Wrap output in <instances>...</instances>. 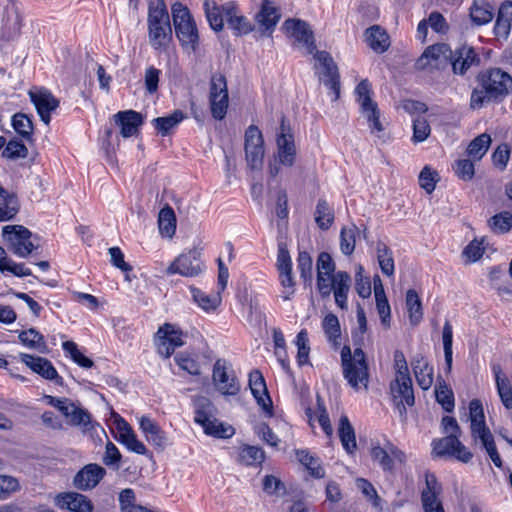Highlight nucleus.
<instances>
[{
	"label": "nucleus",
	"mask_w": 512,
	"mask_h": 512,
	"mask_svg": "<svg viewBox=\"0 0 512 512\" xmlns=\"http://www.w3.org/2000/svg\"><path fill=\"white\" fill-rule=\"evenodd\" d=\"M479 87L472 90L470 107L481 109L491 102H500L512 92V77L500 68L480 72L476 78Z\"/></svg>",
	"instance_id": "1"
},
{
	"label": "nucleus",
	"mask_w": 512,
	"mask_h": 512,
	"mask_svg": "<svg viewBox=\"0 0 512 512\" xmlns=\"http://www.w3.org/2000/svg\"><path fill=\"white\" fill-rule=\"evenodd\" d=\"M148 37L155 50H165L173 38L169 13L164 0L148 2Z\"/></svg>",
	"instance_id": "2"
},
{
	"label": "nucleus",
	"mask_w": 512,
	"mask_h": 512,
	"mask_svg": "<svg viewBox=\"0 0 512 512\" xmlns=\"http://www.w3.org/2000/svg\"><path fill=\"white\" fill-rule=\"evenodd\" d=\"M469 420L473 441L481 444L496 467H502V460L497 451L494 437L485 423L483 405L478 399H473L469 403Z\"/></svg>",
	"instance_id": "3"
},
{
	"label": "nucleus",
	"mask_w": 512,
	"mask_h": 512,
	"mask_svg": "<svg viewBox=\"0 0 512 512\" xmlns=\"http://www.w3.org/2000/svg\"><path fill=\"white\" fill-rule=\"evenodd\" d=\"M341 364L343 376L354 390L368 387V365L361 348H356L352 353L349 346H344L341 350Z\"/></svg>",
	"instance_id": "4"
},
{
	"label": "nucleus",
	"mask_w": 512,
	"mask_h": 512,
	"mask_svg": "<svg viewBox=\"0 0 512 512\" xmlns=\"http://www.w3.org/2000/svg\"><path fill=\"white\" fill-rule=\"evenodd\" d=\"M351 286V277L345 271L336 273H317V289L320 295L325 298L331 293L334 294L335 303L343 310L348 307V293Z\"/></svg>",
	"instance_id": "5"
},
{
	"label": "nucleus",
	"mask_w": 512,
	"mask_h": 512,
	"mask_svg": "<svg viewBox=\"0 0 512 512\" xmlns=\"http://www.w3.org/2000/svg\"><path fill=\"white\" fill-rule=\"evenodd\" d=\"M175 33L183 47L196 51L198 46V30L186 6L177 2L171 7Z\"/></svg>",
	"instance_id": "6"
},
{
	"label": "nucleus",
	"mask_w": 512,
	"mask_h": 512,
	"mask_svg": "<svg viewBox=\"0 0 512 512\" xmlns=\"http://www.w3.org/2000/svg\"><path fill=\"white\" fill-rule=\"evenodd\" d=\"M2 235L9 244L10 250L20 258L28 257L40 246L39 238L21 225H7L2 229Z\"/></svg>",
	"instance_id": "7"
},
{
	"label": "nucleus",
	"mask_w": 512,
	"mask_h": 512,
	"mask_svg": "<svg viewBox=\"0 0 512 512\" xmlns=\"http://www.w3.org/2000/svg\"><path fill=\"white\" fill-rule=\"evenodd\" d=\"M276 152L274 153L273 161L269 163L268 172L271 177H276L280 174L282 168H291L296 163L297 148L294 136L288 130L282 132L276 137Z\"/></svg>",
	"instance_id": "8"
},
{
	"label": "nucleus",
	"mask_w": 512,
	"mask_h": 512,
	"mask_svg": "<svg viewBox=\"0 0 512 512\" xmlns=\"http://www.w3.org/2000/svg\"><path fill=\"white\" fill-rule=\"evenodd\" d=\"M186 334L182 329L171 323L160 326L155 334L157 352L164 358H169L177 348L185 344Z\"/></svg>",
	"instance_id": "9"
},
{
	"label": "nucleus",
	"mask_w": 512,
	"mask_h": 512,
	"mask_svg": "<svg viewBox=\"0 0 512 512\" xmlns=\"http://www.w3.org/2000/svg\"><path fill=\"white\" fill-rule=\"evenodd\" d=\"M390 395L394 408L402 420L407 418V407L415 403L413 383L410 376H401L391 381Z\"/></svg>",
	"instance_id": "10"
},
{
	"label": "nucleus",
	"mask_w": 512,
	"mask_h": 512,
	"mask_svg": "<svg viewBox=\"0 0 512 512\" xmlns=\"http://www.w3.org/2000/svg\"><path fill=\"white\" fill-rule=\"evenodd\" d=\"M201 254L191 249L180 254L166 269L167 275L179 274L184 277H196L204 270Z\"/></svg>",
	"instance_id": "11"
},
{
	"label": "nucleus",
	"mask_w": 512,
	"mask_h": 512,
	"mask_svg": "<svg viewBox=\"0 0 512 512\" xmlns=\"http://www.w3.org/2000/svg\"><path fill=\"white\" fill-rule=\"evenodd\" d=\"M313 55L321 68L319 80L332 91L334 96L333 100H338L340 97V76L337 65L331 55L326 51L315 50Z\"/></svg>",
	"instance_id": "12"
},
{
	"label": "nucleus",
	"mask_w": 512,
	"mask_h": 512,
	"mask_svg": "<svg viewBox=\"0 0 512 512\" xmlns=\"http://www.w3.org/2000/svg\"><path fill=\"white\" fill-rule=\"evenodd\" d=\"M451 56L452 50L447 44L431 45L424 50L415 66L418 70L442 69L449 65Z\"/></svg>",
	"instance_id": "13"
},
{
	"label": "nucleus",
	"mask_w": 512,
	"mask_h": 512,
	"mask_svg": "<svg viewBox=\"0 0 512 512\" xmlns=\"http://www.w3.org/2000/svg\"><path fill=\"white\" fill-rule=\"evenodd\" d=\"M432 451L438 457L451 456L457 460L468 463L473 455L459 440L456 434L447 435L441 439H434L432 442Z\"/></svg>",
	"instance_id": "14"
},
{
	"label": "nucleus",
	"mask_w": 512,
	"mask_h": 512,
	"mask_svg": "<svg viewBox=\"0 0 512 512\" xmlns=\"http://www.w3.org/2000/svg\"><path fill=\"white\" fill-rule=\"evenodd\" d=\"M442 485L433 473H425V487L421 491L423 512H445L441 500Z\"/></svg>",
	"instance_id": "15"
},
{
	"label": "nucleus",
	"mask_w": 512,
	"mask_h": 512,
	"mask_svg": "<svg viewBox=\"0 0 512 512\" xmlns=\"http://www.w3.org/2000/svg\"><path fill=\"white\" fill-rule=\"evenodd\" d=\"M264 154V139L261 130H246L245 155L248 167L251 170H261Z\"/></svg>",
	"instance_id": "16"
},
{
	"label": "nucleus",
	"mask_w": 512,
	"mask_h": 512,
	"mask_svg": "<svg viewBox=\"0 0 512 512\" xmlns=\"http://www.w3.org/2000/svg\"><path fill=\"white\" fill-rule=\"evenodd\" d=\"M370 454L372 460L388 472L394 470L396 462L399 464L406 462V454L391 442H387L383 447L380 445L372 446Z\"/></svg>",
	"instance_id": "17"
},
{
	"label": "nucleus",
	"mask_w": 512,
	"mask_h": 512,
	"mask_svg": "<svg viewBox=\"0 0 512 512\" xmlns=\"http://www.w3.org/2000/svg\"><path fill=\"white\" fill-rule=\"evenodd\" d=\"M282 28L285 30L288 37L294 39L295 43L303 45L308 54L315 52V39L308 23L300 19H287L283 23Z\"/></svg>",
	"instance_id": "18"
},
{
	"label": "nucleus",
	"mask_w": 512,
	"mask_h": 512,
	"mask_svg": "<svg viewBox=\"0 0 512 512\" xmlns=\"http://www.w3.org/2000/svg\"><path fill=\"white\" fill-rule=\"evenodd\" d=\"M23 17L15 6L7 7L0 20V41L4 43L18 39L21 34Z\"/></svg>",
	"instance_id": "19"
},
{
	"label": "nucleus",
	"mask_w": 512,
	"mask_h": 512,
	"mask_svg": "<svg viewBox=\"0 0 512 512\" xmlns=\"http://www.w3.org/2000/svg\"><path fill=\"white\" fill-rule=\"evenodd\" d=\"M357 101L362 113L367 117L368 123L373 128H381L377 104L371 98V84L367 79L360 81L355 88Z\"/></svg>",
	"instance_id": "20"
},
{
	"label": "nucleus",
	"mask_w": 512,
	"mask_h": 512,
	"mask_svg": "<svg viewBox=\"0 0 512 512\" xmlns=\"http://www.w3.org/2000/svg\"><path fill=\"white\" fill-rule=\"evenodd\" d=\"M112 415L115 417L114 423L117 430V441L123 444L129 451L139 455H146L148 452L146 446L138 440L128 422L115 412H113Z\"/></svg>",
	"instance_id": "21"
},
{
	"label": "nucleus",
	"mask_w": 512,
	"mask_h": 512,
	"mask_svg": "<svg viewBox=\"0 0 512 512\" xmlns=\"http://www.w3.org/2000/svg\"><path fill=\"white\" fill-rule=\"evenodd\" d=\"M106 469L99 464L89 463L73 477V486L80 491L94 489L106 475Z\"/></svg>",
	"instance_id": "22"
},
{
	"label": "nucleus",
	"mask_w": 512,
	"mask_h": 512,
	"mask_svg": "<svg viewBox=\"0 0 512 512\" xmlns=\"http://www.w3.org/2000/svg\"><path fill=\"white\" fill-rule=\"evenodd\" d=\"M54 504L59 509L70 512H93L94 510V505L88 496L74 491L56 494Z\"/></svg>",
	"instance_id": "23"
},
{
	"label": "nucleus",
	"mask_w": 512,
	"mask_h": 512,
	"mask_svg": "<svg viewBox=\"0 0 512 512\" xmlns=\"http://www.w3.org/2000/svg\"><path fill=\"white\" fill-rule=\"evenodd\" d=\"M29 96L34 104L41 121L45 126L50 124L51 113L59 106V101L46 89L29 91Z\"/></svg>",
	"instance_id": "24"
},
{
	"label": "nucleus",
	"mask_w": 512,
	"mask_h": 512,
	"mask_svg": "<svg viewBox=\"0 0 512 512\" xmlns=\"http://www.w3.org/2000/svg\"><path fill=\"white\" fill-rule=\"evenodd\" d=\"M213 381L216 388L224 395H236L240 386L233 372H229L225 361L218 359L213 367Z\"/></svg>",
	"instance_id": "25"
},
{
	"label": "nucleus",
	"mask_w": 512,
	"mask_h": 512,
	"mask_svg": "<svg viewBox=\"0 0 512 512\" xmlns=\"http://www.w3.org/2000/svg\"><path fill=\"white\" fill-rule=\"evenodd\" d=\"M20 359L33 372L39 374L41 377L52 380L57 385H63V378L59 376L57 370L48 359L26 353L20 354Z\"/></svg>",
	"instance_id": "26"
},
{
	"label": "nucleus",
	"mask_w": 512,
	"mask_h": 512,
	"mask_svg": "<svg viewBox=\"0 0 512 512\" xmlns=\"http://www.w3.org/2000/svg\"><path fill=\"white\" fill-rule=\"evenodd\" d=\"M277 269L282 287L288 289L287 295L284 296V299L288 300L294 293L295 281L292 275V260L289 251L283 244L278 246Z\"/></svg>",
	"instance_id": "27"
},
{
	"label": "nucleus",
	"mask_w": 512,
	"mask_h": 512,
	"mask_svg": "<svg viewBox=\"0 0 512 512\" xmlns=\"http://www.w3.org/2000/svg\"><path fill=\"white\" fill-rule=\"evenodd\" d=\"M479 63V57L474 48L470 46H461L454 51L452 50L449 61V65H451L452 71L456 75H464L470 67L477 66Z\"/></svg>",
	"instance_id": "28"
},
{
	"label": "nucleus",
	"mask_w": 512,
	"mask_h": 512,
	"mask_svg": "<svg viewBox=\"0 0 512 512\" xmlns=\"http://www.w3.org/2000/svg\"><path fill=\"white\" fill-rule=\"evenodd\" d=\"M280 12L270 0H263L260 10L255 15L258 29L264 34H271L280 19Z\"/></svg>",
	"instance_id": "29"
},
{
	"label": "nucleus",
	"mask_w": 512,
	"mask_h": 512,
	"mask_svg": "<svg viewBox=\"0 0 512 512\" xmlns=\"http://www.w3.org/2000/svg\"><path fill=\"white\" fill-rule=\"evenodd\" d=\"M139 427L145 436V439L159 450H164L167 446V437L160 426L150 417L141 416L139 418Z\"/></svg>",
	"instance_id": "30"
},
{
	"label": "nucleus",
	"mask_w": 512,
	"mask_h": 512,
	"mask_svg": "<svg viewBox=\"0 0 512 512\" xmlns=\"http://www.w3.org/2000/svg\"><path fill=\"white\" fill-rule=\"evenodd\" d=\"M249 386L257 403L265 412L271 413L272 401L268 395L265 380L258 370H253L249 374Z\"/></svg>",
	"instance_id": "31"
},
{
	"label": "nucleus",
	"mask_w": 512,
	"mask_h": 512,
	"mask_svg": "<svg viewBox=\"0 0 512 512\" xmlns=\"http://www.w3.org/2000/svg\"><path fill=\"white\" fill-rule=\"evenodd\" d=\"M223 12L228 26L236 35L248 34L253 30L251 23L247 18L238 14L237 7L233 3L223 5Z\"/></svg>",
	"instance_id": "32"
},
{
	"label": "nucleus",
	"mask_w": 512,
	"mask_h": 512,
	"mask_svg": "<svg viewBox=\"0 0 512 512\" xmlns=\"http://www.w3.org/2000/svg\"><path fill=\"white\" fill-rule=\"evenodd\" d=\"M69 423L72 426L79 427L83 434L93 436V434L100 429L101 426L96 421L92 420V416L88 410L76 405L74 411L69 416Z\"/></svg>",
	"instance_id": "33"
},
{
	"label": "nucleus",
	"mask_w": 512,
	"mask_h": 512,
	"mask_svg": "<svg viewBox=\"0 0 512 512\" xmlns=\"http://www.w3.org/2000/svg\"><path fill=\"white\" fill-rule=\"evenodd\" d=\"M367 45L376 53H384L390 47V37L379 25H373L365 31Z\"/></svg>",
	"instance_id": "34"
},
{
	"label": "nucleus",
	"mask_w": 512,
	"mask_h": 512,
	"mask_svg": "<svg viewBox=\"0 0 512 512\" xmlns=\"http://www.w3.org/2000/svg\"><path fill=\"white\" fill-rule=\"evenodd\" d=\"M140 130H104V133L100 136L102 147L105 149L107 157L111 158V154L114 153L115 147L119 146V138L126 140L129 138H139Z\"/></svg>",
	"instance_id": "35"
},
{
	"label": "nucleus",
	"mask_w": 512,
	"mask_h": 512,
	"mask_svg": "<svg viewBox=\"0 0 512 512\" xmlns=\"http://www.w3.org/2000/svg\"><path fill=\"white\" fill-rule=\"evenodd\" d=\"M412 366L418 385L423 390H428L433 383V367L422 355L413 359Z\"/></svg>",
	"instance_id": "36"
},
{
	"label": "nucleus",
	"mask_w": 512,
	"mask_h": 512,
	"mask_svg": "<svg viewBox=\"0 0 512 512\" xmlns=\"http://www.w3.org/2000/svg\"><path fill=\"white\" fill-rule=\"evenodd\" d=\"M338 435L343 449L350 455L354 454L357 449L355 431L346 415L339 420Z\"/></svg>",
	"instance_id": "37"
},
{
	"label": "nucleus",
	"mask_w": 512,
	"mask_h": 512,
	"mask_svg": "<svg viewBox=\"0 0 512 512\" xmlns=\"http://www.w3.org/2000/svg\"><path fill=\"white\" fill-rule=\"evenodd\" d=\"M512 28V2L503 3L498 11L494 32L496 36L507 38Z\"/></svg>",
	"instance_id": "38"
},
{
	"label": "nucleus",
	"mask_w": 512,
	"mask_h": 512,
	"mask_svg": "<svg viewBox=\"0 0 512 512\" xmlns=\"http://www.w3.org/2000/svg\"><path fill=\"white\" fill-rule=\"evenodd\" d=\"M493 373L495 376L496 387L499 397L506 409L512 408V386L509 379L502 372L499 365L493 366Z\"/></svg>",
	"instance_id": "39"
},
{
	"label": "nucleus",
	"mask_w": 512,
	"mask_h": 512,
	"mask_svg": "<svg viewBox=\"0 0 512 512\" xmlns=\"http://www.w3.org/2000/svg\"><path fill=\"white\" fill-rule=\"evenodd\" d=\"M144 115L135 110L119 111L112 117L110 125L118 128H139L144 125Z\"/></svg>",
	"instance_id": "40"
},
{
	"label": "nucleus",
	"mask_w": 512,
	"mask_h": 512,
	"mask_svg": "<svg viewBox=\"0 0 512 512\" xmlns=\"http://www.w3.org/2000/svg\"><path fill=\"white\" fill-rule=\"evenodd\" d=\"M376 255L382 273L387 277L394 276L395 264L391 249L386 244L378 242Z\"/></svg>",
	"instance_id": "41"
},
{
	"label": "nucleus",
	"mask_w": 512,
	"mask_h": 512,
	"mask_svg": "<svg viewBox=\"0 0 512 512\" xmlns=\"http://www.w3.org/2000/svg\"><path fill=\"white\" fill-rule=\"evenodd\" d=\"M358 235L359 228L353 223L341 228L340 250L344 255L350 256L354 253Z\"/></svg>",
	"instance_id": "42"
},
{
	"label": "nucleus",
	"mask_w": 512,
	"mask_h": 512,
	"mask_svg": "<svg viewBox=\"0 0 512 512\" xmlns=\"http://www.w3.org/2000/svg\"><path fill=\"white\" fill-rule=\"evenodd\" d=\"M296 458L306 467L311 476L315 478H323L325 476V470L321 466L319 459L311 455L309 451L304 449L297 450Z\"/></svg>",
	"instance_id": "43"
},
{
	"label": "nucleus",
	"mask_w": 512,
	"mask_h": 512,
	"mask_svg": "<svg viewBox=\"0 0 512 512\" xmlns=\"http://www.w3.org/2000/svg\"><path fill=\"white\" fill-rule=\"evenodd\" d=\"M406 308L412 325H418L423 318L422 304L417 292L409 289L406 293Z\"/></svg>",
	"instance_id": "44"
},
{
	"label": "nucleus",
	"mask_w": 512,
	"mask_h": 512,
	"mask_svg": "<svg viewBox=\"0 0 512 512\" xmlns=\"http://www.w3.org/2000/svg\"><path fill=\"white\" fill-rule=\"evenodd\" d=\"M264 459L265 453L260 447L244 445L239 450L238 462L243 465H259L264 461Z\"/></svg>",
	"instance_id": "45"
},
{
	"label": "nucleus",
	"mask_w": 512,
	"mask_h": 512,
	"mask_svg": "<svg viewBox=\"0 0 512 512\" xmlns=\"http://www.w3.org/2000/svg\"><path fill=\"white\" fill-rule=\"evenodd\" d=\"M494 17V10L486 2L474 1L470 8V18L476 25L489 23Z\"/></svg>",
	"instance_id": "46"
},
{
	"label": "nucleus",
	"mask_w": 512,
	"mask_h": 512,
	"mask_svg": "<svg viewBox=\"0 0 512 512\" xmlns=\"http://www.w3.org/2000/svg\"><path fill=\"white\" fill-rule=\"evenodd\" d=\"M315 222L322 230H328L334 222V210L326 200H319L315 209Z\"/></svg>",
	"instance_id": "47"
},
{
	"label": "nucleus",
	"mask_w": 512,
	"mask_h": 512,
	"mask_svg": "<svg viewBox=\"0 0 512 512\" xmlns=\"http://www.w3.org/2000/svg\"><path fill=\"white\" fill-rule=\"evenodd\" d=\"M158 227L163 236L172 237V235H174L176 230V218L171 207L166 206L160 210Z\"/></svg>",
	"instance_id": "48"
},
{
	"label": "nucleus",
	"mask_w": 512,
	"mask_h": 512,
	"mask_svg": "<svg viewBox=\"0 0 512 512\" xmlns=\"http://www.w3.org/2000/svg\"><path fill=\"white\" fill-rule=\"evenodd\" d=\"M491 144V138L483 133L470 142L467 147V154L474 161H479L486 154Z\"/></svg>",
	"instance_id": "49"
},
{
	"label": "nucleus",
	"mask_w": 512,
	"mask_h": 512,
	"mask_svg": "<svg viewBox=\"0 0 512 512\" xmlns=\"http://www.w3.org/2000/svg\"><path fill=\"white\" fill-rule=\"evenodd\" d=\"M207 435L218 438H230L234 435V428L220 422L214 416L201 426Z\"/></svg>",
	"instance_id": "50"
},
{
	"label": "nucleus",
	"mask_w": 512,
	"mask_h": 512,
	"mask_svg": "<svg viewBox=\"0 0 512 512\" xmlns=\"http://www.w3.org/2000/svg\"><path fill=\"white\" fill-rule=\"evenodd\" d=\"M322 328L328 342L335 347L338 346L340 344L338 340L341 336V330L337 316L332 313L327 314L323 319Z\"/></svg>",
	"instance_id": "51"
},
{
	"label": "nucleus",
	"mask_w": 512,
	"mask_h": 512,
	"mask_svg": "<svg viewBox=\"0 0 512 512\" xmlns=\"http://www.w3.org/2000/svg\"><path fill=\"white\" fill-rule=\"evenodd\" d=\"M3 199V204H0V222L9 221L15 217L19 211V203L14 194L6 191L5 194H0Z\"/></svg>",
	"instance_id": "52"
},
{
	"label": "nucleus",
	"mask_w": 512,
	"mask_h": 512,
	"mask_svg": "<svg viewBox=\"0 0 512 512\" xmlns=\"http://www.w3.org/2000/svg\"><path fill=\"white\" fill-rule=\"evenodd\" d=\"M19 340L24 346L30 349H36L39 352L46 350V342L43 335L33 328L22 331L19 334Z\"/></svg>",
	"instance_id": "53"
},
{
	"label": "nucleus",
	"mask_w": 512,
	"mask_h": 512,
	"mask_svg": "<svg viewBox=\"0 0 512 512\" xmlns=\"http://www.w3.org/2000/svg\"><path fill=\"white\" fill-rule=\"evenodd\" d=\"M442 341L444 349V358L446 371L450 372L453 362V328L449 321H445L442 330Z\"/></svg>",
	"instance_id": "54"
},
{
	"label": "nucleus",
	"mask_w": 512,
	"mask_h": 512,
	"mask_svg": "<svg viewBox=\"0 0 512 512\" xmlns=\"http://www.w3.org/2000/svg\"><path fill=\"white\" fill-rule=\"evenodd\" d=\"M194 301L205 311L215 310L221 303L220 291L208 295L197 288L191 290Z\"/></svg>",
	"instance_id": "55"
},
{
	"label": "nucleus",
	"mask_w": 512,
	"mask_h": 512,
	"mask_svg": "<svg viewBox=\"0 0 512 512\" xmlns=\"http://www.w3.org/2000/svg\"><path fill=\"white\" fill-rule=\"evenodd\" d=\"M439 181V173L430 165H425L418 176L420 187L424 189L428 194H431L435 190Z\"/></svg>",
	"instance_id": "56"
},
{
	"label": "nucleus",
	"mask_w": 512,
	"mask_h": 512,
	"mask_svg": "<svg viewBox=\"0 0 512 512\" xmlns=\"http://www.w3.org/2000/svg\"><path fill=\"white\" fill-rule=\"evenodd\" d=\"M294 344L297 347V363L299 366L309 364V338L306 329H302L296 336Z\"/></svg>",
	"instance_id": "57"
},
{
	"label": "nucleus",
	"mask_w": 512,
	"mask_h": 512,
	"mask_svg": "<svg viewBox=\"0 0 512 512\" xmlns=\"http://www.w3.org/2000/svg\"><path fill=\"white\" fill-rule=\"evenodd\" d=\"M473 159H458L452 164L454 174L462 181H471L475 175Z\"/></svg>",
	"instance_id": "58"
},
{
	"label": "nucleus",
	"mask_w": 512,
	"mask_h": 512,
	"mask_svg": "<svg viewBox=\"0 0 512 512\" xmlns=\"http://www.w3.org/2000/svg\"><path fill=\"white\" fill-rule=\"evenodd\" d=\"M488 224L493 232L498 234L507 233L512 228V214L504 211L492 216Z\"/></svg>",
	"instance_id": "59"
},
{
	"label": "nucleus",
	"mask_w": 512,
	"mask_h": 512,
	"mask_svg": "<svg viewBox=\"0 0 512 512\" xmlns=\"http://www.w3.org/2000/svg\"><path fill=\"white\" fill-rule=\"evenodd\" d=\"M62 348L64 352L79 366L83 368H91L93 366V361L81 353L75 342L65 341L62 344Z\"/></svg>",
	"instance_id": "60"
},
{
	"label": "nucleus",
	"mask_w": 512,
	"mask_h": 512,
	"mask_svg": "<svg viewBox=\"0 0 512 512\" xmlns=\"http://www.w3.org/2000/svg\"><path fill=\"white\" fill-rule=\"evenodd\" d=\"M436 400L443 409L447 412H452L454 409V395L452 390L445 384L439 383L435 389Z\"/></svg>",
	"instance_id": "61"
},
{
	"label": "nucleus",
	"mask_w": 512,
	"mask_h": 512,
	"mask_svg": "<svg viewBox=\"0 0 512 512\" xmlns=\"http://www.w3.org/2000/svg\"><path fill=\"white\" fill-rule=\"evenodd\" d=\"M204 6H205L207 19H208L212 29L215 31L222 30L223 22L225 19V15L223 12V6L217 7L215 4H213V6L210 7L208 0L205 1Z\"/></svg>",
	"instance_id": "62"
},
{
	"label": "nucleus",
	"mask_w": 512,
	"mask_h": 512,
	"mask_svg": "<svg viewBox=\"0 0 512 512\" xmlns=\"http://www.w3.org/2000/svg\"><path fill=\"white\" fill-rule=\"evenodd\" d=\"M213 404L206 398L197 401L195 408L194 421L202 426L213 417Z\"/></svg>",
	"instance_id": "63"
},
{
	"label": "nucleus",
	"mask_w": 512,
	"mask_h": 512,
	"mask_svg": "<svg viewBox=\"0 0 512 512\" xmlns=\"http://www.w3.org/2000/svg\"><path fill=\"white\" fill-rule=\"evenodd\" d=\"M174 361L183 371L190 375L196 376L200 374V365L190 354L185 352L178 353L175 355Z\"/></svg>",
	"instance_id": "64"
}]
</instances>
